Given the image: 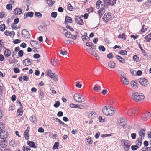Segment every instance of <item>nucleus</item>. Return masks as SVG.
<instances>
[{"mask_svg":"<svg viewBox=\"0 0 151 151\" xmlns=\"http://www.w3.org/2000/svg\"><path fill=\"white\" fill-rule=\"evenodd\" d=\"M47 2L49 7H52L55 3V1L52 0H46Z\"/></svg>","mask_w":151,"mask_h":151,"instance_id":"nucleus-30","label":"nucleus"},{"mask_svg":"<svg viewBox=\"0 0 151 151\" xmlns=\"http://www.w3.org/2000/svg\"><path fill=\"white\" fill-rule=\"evenodd\" d=\"M5 51H4V55L6 57L9 56L11 54V51L8 49H7L5 48Z\"/></svg>","mask_w":151,"mask_h":151,"instance_id":"nucleus-21","label":"nucleus"},{"mask_svg":"<svg viewBox=\"0 0 151 151\" xmlns=\"http://www.w3.org/2000/svg\"><path fill=\"white\" fill-rule=\"evenodd\" d=\"M7 132L4 130L0 132V138L2 139H5L7 137Z\"/></svg>","mask_w":151,"mask_h":151,"instance_id":"nucleus-11","label":"nucleus"},{"mask_svg":"<svg viewBox=\"0 0 151 151\" xmlns=\"http://www.w3.org/2000/svg\"><path fill=\"white\" fill-rule=\"evenodd\" d=\"M105 9L104 7H101L100 8V9L98 10V14L99 15L100 18H101V17L103 15V14L105 12Z\"/></svg>","mask_w":151,"mask_h":151,"instance_id":"nucleus-14","label":"nucleus"},{"mask_svg":"<svg viewBox=\"0 0 151 151\" xmlns=\"http://www.w3.org/2000/svg\"><path fill=\"white\" fill-rule=\"evenodd\" d=\"M35 15L39 18H41L42 17V14L40 12H35Z\"/></svg>","mask_w":151,"mask_h":151,"instance_id":"nucleus-44","label":"nucleus"},{"mask_svg":"<svg viewBox=\"0 0 151 151\" xmlns=\"http://www.w3.org/2000/svg\"><path fill=\"white\" fill-rule=\"evenodd\" d=\"M102 19L105 22H107L108 21L111 20L112 19L111 14L110 13H105Z\"/></svg>","mask_w":151,"mask_h":151,"instance_id":"nucleus-5","label":"nucleus"},{"mask_svg":"<svg viewBox=\"0 0 151 151\" xmlns=\"http://www.w3.org/2000/svg\"><path fill=\"white\" fill-rule=\"evenodd\" d=\"M24 52L22 50H20L19 51L18 56L20 57H22L23 56Z\"/></svg>","mask_w":151,"mask_h":151,"instance_id":"nucleus-64","label":"nucleus"},{"mask_svg":"<svg viewBox=\"0 0 151 151\" xmlns=\"http://www.w3.org/2000/svg\"><path fill=\"white\" fill-rule=\"evenodd\" d=\"M75 21L78 24L82 25L84 24L82 19L78 16H75Z\"/></svg>","mask_w":151,"mask_h":151,"instance_id":"nucleus-12","label":"nucleus"},{"mask_svg":"<svg viewBox=\"0 0 151 151\" xmlns=\"http://www.w3.org/2000/svg\"><path fill=\"white\" fill-rule=\"evenodd\" d=\"M130 84L132 87L134 88H136L138 87V85L137 83L133 81H131Z\"/></svg>","mask_w":151,"mask_h":151,"instance_id":"nucleus-24","label":"nucleus"},{"mask_svg":"<svg viewBox=\"0 0 151 151\" xmlns=\"http://www.w3.org/2000/svg\"><path fill=\"white\" fill-rule=\"evenodd\" d=\"M6 7L8 10H11L12 8V6L10 4H8L6 5Z\"/></svg>","mask_w":151,"mask_h":151,"instance_id":"nucleus-51","label":"nucleus"},{"mask_svg":"<svg viewBox=\"0 0 151 151\" xmlns=\"http://www.w3.org/2000/svg\"><path fill=\"white\" fill-rule=\"evenodd\" d=\"M58 146L59 143L58 142H56L54 144L52 148L53 149H58Z\"/></svg>","mask_w":151,"mask_h":151,"instance_id":"nucleus-54","label":"nucleus"},{"mask_svg":"<svg viewBox=\"0 0 151 151\" xmlns=\"http://www.w3.org/2000/svg\"><path fill=\"white\" fill-rule=\"evenodd\" d=\"M142 139L141 137H139L137 139L135 143L139 147L141 146L142 141Z\"/></svg>","mask_w":151,"mask_h":151,"instance_id":"nucleus-15","label":"nucleus"},{"mask_svg":"<svg viewBox=\"0 0 151 151\" xmlns=\"http://www.w3.org/2000/svg\"><path fill=\"white\" fill-rule=\"evenodd\" d=\"M53 80L55 81H57L58 80V77L57 75H56L55 73H54V75L53 76Z\"/></svg>","mask_w":151,"mask_h":151,"instance_id":"nucleus-60","label":"nucleus"},{"mask_svg":"<svg viewBox=\"0 0 151 151\" xmlns=\"http://www.w3.org/2000/svg\"><path fill=\"white\" fill-rule=\"evenodd\" d=\"M151 116V114H148L146 115L145 114H142V118L144 121H147L149 119Z\"/></svg>","mask_w":151,"mask_h":151,"instance_id":"nucleus-23","label":"nucleus"},{"mask_svg":"<svg viewBox=\"0 0 151 151\" xmlns=\"http://www.w3.org/2000/svg\"><path fill=\"white\" fill-rule=\"evenodd\" d=\"M132 98L135 101L140 102L144 99L145 96L141 93L135 92L132 94Z\"/></svg>","mask_w":151,"mask_h":151,"instance_id":"nucleus-2","label":"nucleus"},{"mask_svg":"<svg viewBox=\"0 0 151 151\" xmlns=\"http://www.w3.org/2000/svg\"><path fill=\"white\" fill-rule=\"evenodd\" d=\"M72 20L71 18L68 16H66L65 18V24H68L69 23H72Z\"/></svg>","mask_w":151,"mask_h":151,"instance_id":"nucleus-22","label":"nucleus"},{"mask_svg":"<svg viewBox=\"0 0 151 151\" xmlns=\"http://www.w3.org/2000/svg\"><path fill=\"white\" fill-rule=\"evenodd\" d=\"M64 42L65 44L67 45H73L74 44V42L71 40H65L64 41Z\"/></svg>","mask_w":151,"mask_h":151,"instance_id":"nucleus-33","label":"nucleus"},{"mask_svg":"<svg viewBox=\"0 0 151 151\" xmlns=\"http://www.w3.org/2000/svg\"><path fill=\"white\" fill-rule=\"evenodd\" d=\"M67 9L68 10L70 11H72L73 10V7L70 4H69L68 5Z\"/></svg>","mask_w":151,"mask_h":151,"instance_id":"nucleus-55","label":"nucleus"},{"mask_svg":"<svg viewBox=\"0 0 151 151\" xmlns=\"http://www.w3.org/2000/svg\"><path fill=\"white\" fill-rule=\"evenodd\" d=\"M113 57L114 56L113 55V54L112 53H109L107 55V57L109 59H111L112 58H113Z\"/></svg>","mask_w":151,"mask_h":151,"instance_id":"nucleus-59","label":"nucleus"},{"mask_svg":"<svg viewBox=\"0 0 151 151\" xmlns=\"http://www.w3.org/2000/svg\"><path fill=\"white\" fill-rule=\"evenodd\" d=\"M59 28L60 29V30H63L64 31H66V32L65 33L64 35L67 37L68 38H72V35L70 32H68L67 30L64 27H59Z\"/></svg>","mask_w":151,"mask_h":151,"instance_id":"nucleus-8","label":"nucleus"},{"mask_svg":"<svg viewBox=\"0 0 151 151\" xmlns=\"http://www.w3.org/2000/svg\"><path fill=\"white\" fill-rule=\"evenodd\" d=\"M121 145L124 151H128L129 149L131 143L130 142L127 140L122 139L121 141Z\"/></svg>","mask_w":151,"mask_h":151,"instance_id":"nucleus-3","label":"nucleus"},{"mask_svg":"<svg viewBox=\"0 0 151 151\" xmlns=\"http://www.w3.org/2000/svg\"><path fill=\"white\" fill-rule=\"evenodd\" d=\"M102 3V2L100 0H98L96 3V8L98 9L100 7V4Z\"/></svg>","mask_w":151,"mask_h":151,"instance_id":"nucleus-42","label":"nucleus"},{"mask_svg":"<svg viewBox=\"0 0 151 151\" xmlns=\"http://www.w3.org/2000/svg\"><path fill=\"white\" fill-rule=\"evenodd\" d=\"M6 13L4 12H0V18H2L3 17H6Z\"/></svg>","mask_w":151,"mask_h":151,"instance_id":"nucleus-35","label":"nucleus"},{"mask_svg":"<svg viewBox=\"0 0 151 151\" xmlns=\"http://www.w3.org/2000/svg\"><path fill=\"white\" fill-rule=\"evenodd\" d=\"M100 88L101 86H97L95 85L93 88V90L96 92H97L98 90H100Z\"/></svg>","mask_w":151,"mask_h":151,"instance_id":"nucleus-47","label":"nucleus"},{"mask_svg":"<svg viewBox=\"0 0 151 151\" xmlns=\"http://www.w3.org/2000/svg\"><path fill=\"white\" fill-rule=\"evenodd\" d=\"M103 1L104 2V5L103 7H104L105 9L108 8L110 5L109 0H103Z\"/></svg>","mask_w":151,"mask_h":151,"instance_id":"nucleus-18","label":"nucleus"},{"mask_svg":"<svg viewBox=\"0 0 151 151\" xmlns=\"http://www.w3.org/2000/svg\"><path fill=\"white\" fill-rule=\"evenodd\" d=\"M14 13L15 15H20L22 13V10L19 8H17L14 11Z\"/></svg>","mask_w":151,"mask_h":151,"instance_id":"nucleus-17","label":"nucleus"},{"mask_svg":"<svg viewBox=\"0 0 151 151\" xmlns=\"http://www.w3.org/2000/svg\"><path fill=\"white\" fill-rule=\"evenodd\" d=\"M138 134L140 136L139 137H141L142 139H143L145 134V130L143 129H139V130Z\"/></svg>","mask_w":151,"mask_h":151,"instance_id":"nucleus-13","label":"nucleus"},{"mask_svg":"<svg viewBox=\"0 0 151 151\" xmlns=\"http://www.w3.org/2000/svg\"><path fill=\"white\" fill-rule=\"evenodd\" d=\"M140 84L143 86H146L148 84V82L146 79L143 78H141L139 79Z\"/></svg>","mask_w":151,"mask_h":151,"instance_id":"nucleus-6","label":"nucleus"},{"mask_svg":"<svg viewBox=\"0 0 151 151\" xmlns=\"http://www.w3.org/2000/svg\"><path fill=\"white\" fill-rule=\"evenodd\" d=\"M122 81L123 83L125 85H128L129 83V81H128V80L126 78H125L124 80H122Z\"/></svg>","mask_w":151,"mask_h":151,"instance_id":"nucleus-36","label":"nucleus"},{"mask_svg":"<svg viewBox=\"0 0 151 151\" xmlns=\"http://www.w3.org/2000/svg\"><path fill=\"white\" fill-rule=\"evenodd\" d=\"M139 47L141 49V50L142 51V52L143 53V55L145 56H146L147 54L146 52L142 48V47H141V46L140 44H139Z\"/></svg>","mask_w":151,"mask_h":151,"instance_id":"nucleus-34","label":"nucleus"},{"mask_svg":"<svg viewBox=\"0 0 151 151\" xmlns=\"http://www.w3.org/2000/svg\"><path fill=\"white\" fill-rule=\"evenodd\" d=\"M86 50L90 54L93 55L94 53V51H93V50H92L91 48H87Z\"/></svg>","mask_w":151,"mask_h":151,"instance_id":"nucleus-40","label":"nucleus"},{"mask_svg":"<svg viewBox=\"0 0 151 151\" xmlns=\"http://www.w3.org/2000/svg\"><path fill=\"white\" fill-rule=\"evenodd\" d=\"M115 58L118 59L119 61L122 63H125V60L123 58L119 55H116Z\"/></svg>","mask_w":151,"mask_h":151,"instance_id":"nucleus-19","label":"nucleus"},{"mask_svg":"<svg viewBox=\"0 0 151 151\" xmlns=\"http://www.w3.org/2000/svg\"><path fill=\"white\" fill-rule=\"evenodd\" d=\"M78 105L73 104H71L70 105V106L72 108H76L78 107Z\"/></svg>","mask_w":151,"mask_h":151,"instance_id":"nucleus-62","label":"nucleus"},{"mask_svg":"<svg viewBox=\"0 0 151 151\" xmlns=\"http://www.w3.org/2000/svg\"><path fill=\"white\" fill-rule=\"evenodd\" d=\"M87 142L89 144H91L92 143V141L91 139V137H88V138L87 139Z\"/></svg>","mask_w":151,"mask_h":151,"instance_id":"nucleus-58","label":"nucleus"},{"mask_svg":"<svg viewBox=\"0 0 151 151\" xmlns=\"http://www.w3.org/2000/svg\"><path fill=\"white\" fill-rule=\"evenodd\" d=\"M108 65L109 67L114 68L115 66V63L114 61H111L108 63Z\"/></svg>","mask_w":151,"mask_h":151,"instance_id":"nucleus-25","label":"nucleus"},{"mask_svg":"<svg viewBox=\"0 0 151 151\" xmlns=\"http://www.w3.org/2000/svg\"><path fill=\"white\" fill-rule=\"evenodd\" d=\"M118 122L119 125L124 127L127 123V120L125 118H122L118 120Z\"/></svg>","mask_w":151,"mask_h":151,"instance_id":"nucleus-9","label":"nucleus"},{"mask_svg":"<svg viewBox=\"0 0 151 151\" xmlns=\"http://www.w3.org/2000/svg\"><path fill=\"white\" fill-rule=\"evenodd\" d=\"M118 37L119 38H122L124 40H125L126 39L124 33H122V34H120Z\"/></svg>","mask_w":151,"mask_h":151,"instance_id":"nucleus-46","label":"nucleus"},{"mask_svg":"<svg viewBox=\"0 0 151 151\" xmlns=\"http://www.w3.org/2000/svg\"><path fill=\"white\" fill-rule=\"evenodd\" d=\"M39 30L43 32H45L47 31V29L45 26H42L41 25L38 27Z\"/></svg>","mask_w":151,"mask_h":151,"instance_id":"nucleus-26","label":"nucleus"},{"mask_svg":"<svg viewBox=\"0 0 151 151\" xmlns=\"http://www.w3.org/2000/svg\"><path fill=\"white\" fill-rule=\"evenodd\" d=\"M28 17H32L34 13L32 12H27L26 13Z\"/></svg>","mask_w":151,"mask_h":151,"instance_id":"nucleus-52","label":"nucleus"},{"mask_svg":"<svg viewBox=\"0 0 151 151\" xmlns=\"http://www.w3.org/2000/svg\"><path fill=\"white\" fill-rule=\"evenodd\" d=\"M29 119L32 123H36L37 121V119L35 115H33L30 117Z\"/></svg>","mask_w":151,"mask_h":151,"instance_id":"nucleus-20","label":"nucleus"},{"mask_svg":"<svg viewBox=\"0 0 151 151\" xmlns=\"http://www.w3.org/2000/svg\"><path fill=\"white\" fill-rule=\"evenodd\" d=\"M27 144L29 146L34 148H37L35 143L32 141H29L27 143Z\"/></svg>","mask_w":151,"mask_h":151,"instance_id":"nucleus-28","label":"nucleus"},{"mask_svg":"<svg viewBox=\"0 0 151 151\" xmlns=\"http://www.w3.org/2000/svg\"><path fill=\"white\" fill-rule=\"evenodd\" d=\"M110 5H114L116 3V0H109Z\"/></svg>","mask_w":151,"mask_h":151,"instance_id":"nucleus-48","label":"nucleus"},{"mask_svg":"<svg viewBox=\"0 0 151 151\" xmlns=\"http://www.w3.org/2000/svg\"><path fill=\"white\" fill-rule=\"evenodd\" d=\"M33 61L29 58H27L24 60L23 61V64L25 66H29L32 63Z\"/></svg>","mask_w":151,"mask_h":151,"instance_id":"nucleus-10","label":"nucleus"},{"mask_svg":"<svg viewBox=\"0 0 151 151\" xmlns=\"http://www.w3.org/2000/svg\"><path fill=\"white\" fill-rule=\"evenodd\" d=\"M81 37L83 41L84 42H86L87 41H88V39L87 38V37L86 38V37L82 36Z\"/></svg>","mask_w":151,"mask_h":151,"instance_id":"nucleus-61","label":"nucleus"},{"mask_svg":"<svg viewBox=\"0 0 151 151\" xmlns=\"http://www.w3.org/2000/svg\"><path fill=\"white\" fill-rule=\"evenodd\" d=\"M98 49L100 51L104 52L105 50V48L102 45H100L98 47Z\"/></svg>","mask_w":151,"mask_h":151,"instance_id":"nucleus-41","label":"nucleus"},{"mask_svg":"<svg viewBox=\"0 0 151 151\" xmlns=\"http://www.w3.org/2000/svg\"><path fill=\"white\" fill-rule=\"evenodd\" d=\"M5 127L4 125L3 124H0V132L2 131H4Z\"/></svg>","mask_w":151,"mask_h":151,"instance_id":"nucleus-53","label":"nucleus"},{"mask_svg":"<svg viewBox=\"0 0 151 151\" xmlns=\"http://www.w3.org/2000/svg\"><path fill=\"white\" fill-rule=\"evenodd\" d=\"M73 99L75 101L79 103H82L85 100L84 96H82L80 93H79L75 94Z\"/></svg>","mask_w":151,"mask_h":151,"instance_id":"nucleus-4","label":"nucleus"},{"mask_svg":"<svg viewBox=\"0 0 151 151\" xmlns=\"http://www.w3.org/2000/svg\"><path fill=\"white\" fill-rule=\"evenodd\" d=\"M51 63L52 65L56 66L58 64L57 60L55 59V58L51 59Z\"/></svg>","mask_w":151,"mask_h":151,"instance_id":"nucleus-29","label":"nucleus"},{"mask_svg":"<svg viewBox=\"0 0 151 151\" xmlns=\"http://www.w3.org/2000/svg\"><path fill=\"white\" fill-rule=\"evenodd\" d=\"M145 38L146 39L145 41L146 42H150L151 40V33H150L148 35L145 36Z\"/></svg>","mask_w":151,"mask_h":151,"instance_id":"nucleus-27","label":"nucleus"},{"mask_svg":"<svg viewBox=\"0 0 151 151\" xmlns=\"http://www.w3.org/2000/svg\"><path fill=\"white\" fill-rule=\"evenodd\" d=\"M0 145L2 148L5 147L6 146V142L5 140H3L0 142Z\"/></svg>","mask_w":151,"mask_h":151,"instance_id":"nucleus-31","label":"nucleus"},{"mask_svg":"<svg viewBox=\"0 0 151 151\" xmlns=\"http://www.w3.org/2000/svg\"><path fill=\"white\" fill-rule=\"evenodd\" d=\"M134 109H130L128 111V115L129 116H132V114H134Z\"/></svg>","mask_w":151,"mask_h":151,"instance_id":"nucleus-38","label":"nucleus"},{"mask_svg":"<svg viewBox=\"0 0 151 151\" xmlns=\"http://www.w3.org/2000/svg\"><path fill=\"white\" fill-rule=\"evenodd\" d=\"M14 72L17 73H18L20 72V70L19 69L17 68H14L13 69Z\"/></svg>","mask_w":151,"mask_h":151,"instance_id":"nucleus-63","label":"nucleus"},{"mask_svg":"<svg viewBox=\"0 0 151 151\" xmlns=\"http://www.w3.org/2000/svg\"><path fill=\"white\" fill-rule=\"evenodd\" d=\"M22 36L25 39L29 38L30 35L28 31L26 29H23L22 31Z\"/></svg>","mask_w":151,"mask_h":151,"instance_id":"nucleus-7","label":"nucleus"},{"mask_svg":"<svg viewBox=\"0 0 151 151\" xmlns=\"http://www.w3.org/2000/svg\"><path fill=\"white\" fill-rule=\"evenodd\" d=\"M5 25L4 24H1L0 25V30L3 31L5 29Z\"/></svg>","mask_w":151,"mask_h":151,"instance_id":"nucleus-43","label":"nucleus"},{"mask_svg":"<svg viewBox=\"0 0 151 151\" xmlns=\"http://www.w3.org/2000/svg\"><path fill=\"white\" fill-rule=\"evenodd\" d=\"M22 109H18L17 111V115L18 116H19L22 114Z\"/></svg>","mask_w":151,"mask_h":151,"instance_id":"nucleus-37","label":"nucleus"},{"mask_svg":"<svg viewBox=\"0 0 151 151\" xmlns=\"http://www.w3.org/2000/svg\"><path fill=\"white\" fill-rule=\"evenodd\" d=\"M54 73H52V71L50 69H49L48 70L47 72V74L48 76L50 77L51 78H53V76L54 75Z\"/></svg>","mask_w":151,"mask_h":151,"instance_id":"nucleus-32","label":"nucleus"},{"mask_svg":"<svg viewBox=\"0 0 151 151\" xmlns=\"http://www.w3.org/2000/svg\"><path fill=\"white\" fill-rule=\"evenodd\" d=\"M127 52L126 51L124 50H121L119 51L118 52V54L120 55H126L127 54Z\"/></svg>","mask_w":151,"mask_h":151,"instance_id":"nucleus-39","label":"nucleus"},{"mask_svg":"<svg viewBox=\"0 0 151 151\" xmlns=\"http://www.w3.org/2000/svg\"><path fill=\"white\" fill-rule=\"evenodd\" d=\"M30 129L29 127H28L27 128L26 130L24 132V136L25 139L26 140H28L29 139V137L28 136L29 132Z\"/></svg>","mask_w":151,"mask_h":151,"instance_id":"nucleus-16","label":"nucleus"},{"mask_svg":"<svg viewBox=\"0 0 151 151\" xmlns=\"http://www.w3.org/2000/svg\"><path fill=\"white\" fill-rule=\"evenodd\" d=\"M139 148V147L137 145H132L131 146V149L133 151L135 150H137V148Z\"/></svg>","mask_w":151,"mask_h":151,"instance_id":"nucleus-45","label":"nucleus"},{"mask_svg":"<svg viewBox=\"0 0 151 151\" xmlns=\"http://www.w3.org/2000/svg\"><path fill=\"white\" fill-rule=\"evenodd\" d=\"M102 110L104 114L109 116L113 115L115 111L114 108L110 106H108V108L107 106H105L103 108Z\"/></svg>","mask_w":151,"mask_h":151,"instance_id":"nucleus-1","label":"nucleus"},{"mask_svg":"<svg viewBox=\"0 0 151 151\" xmlns=\"http://www.w3.org/2000/svg\"><path fill=\"white\" fill-rule=\"evenodd\" d=\"M60 105V103L58 101H56L54 104V106L55 108L58 107Z\"/></svg>","mask_w":151,"mask_h":151,"instance_id":"nucleus-57","label":"nucleus"},{"mask_svg":"<svg viewBox=\"0 0 151 151\" xmlns=\"http://www.w3.org/2000/svg\"><path fill=\"white\" fill-rule=\"evenodd\" d=\"M57 13L56 12H53L51 14V16L53 18H55L56 17Z\"/></svg>","mask_w":151,"mask_h":151,"instance_id":"nucleus-56","label":"nucleus"},{"mask_svg":"<svg viewBox=\"0 0 151 151\" xmlns=\"http://www.w3.org/2000/svg\"><path fill=\"white\" fill-rule=\"evenodd\" d=\"M8 35L12 37H14L15 35V32L13 31L11 32L8 31Z\"/></svg>","mask_w":151,"mask_h":151,"instance_id":"nucleus-50","label":"nucleus"},{"mask_svg":"<svg viewBox=\"0 0 151 151\" xmlns=\"http://www.w3.org/2000/svg\"><path fill=\"white\" fill-rule=\"evenodd\" d=\"M56 120H57L63 126L65 127V126L66 125V124H65L64 122H63L61 121L58 118H55Z\"/></svg>","mask_w":151,"mask_h":151,"instance_id":"nucleus-49","label":"nucleus"}]
</instances>
